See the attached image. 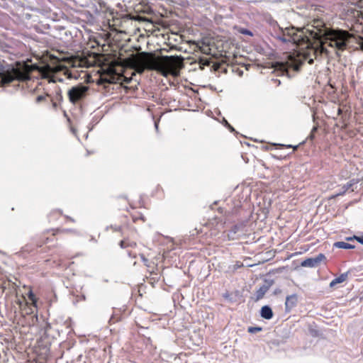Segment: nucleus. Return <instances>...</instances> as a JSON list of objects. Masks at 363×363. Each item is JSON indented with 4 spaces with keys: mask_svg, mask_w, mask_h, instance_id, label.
<instances>
[{
    "mask_svg": "<svg viewBox=\"0 0 363 363\" xmlns=\"http://www.w3.org/2000/svg\"><path fill=\"white\" fill-rule=\"evenodd\" d=\"M274 82H278V84H280V81L278 80V79H275Z\"/></svg>",
    "mask_w": 363,
    "mask_h": 363,
    "instance_id": "nucleus-20",
    "label": "nucleus"
},
{
    "mask_svg": "<svg viewBox=\"0 0 363 363\" xmlns=\"http://www.w3.org/2000/svg\"><path fill=\"white\" fill-rule=\"evenodd\" d=\"M260 315L263 318L269 320L273 317V312L269 306H264L261 308Z\"/></svg>",
    "mask_w": 363,
    "mask_h": 363,
    "instance_id": "nucleus-6",
    "label": "nucleus"
},
{
    "mask_svg": "<svg viewBox=\"0 0 363 363\" xmlns=\"http://www.w3.org/2000/svg\"><path fill=\"white\" fill-rule=\"evenodd\" d=\"M301 266L305 267H314L315 264L313 258H308L301 262Z\"/></svg>",
    "mask_w": 363,
    "mask_h": 363,
    "instance_id": "nucleus-10",
    "label": "nucleus"
},
{
    "mask_svg": "<svg viewBox=\"0 0 363 363\" xmlns=\"http://www.w3.org/2000/svg\"><path fill=\"white\" fill-rule=\"evenodd\" d=\"M248 332L250 333H255L262 330V328L259 327H250L248 328Z\"/></svg>",
    "mask_w": 363,
    "mask_h": 363,
    "instance_id": "nucleus-13",
    "label": "nucleus"
},
{
    "mask_svg": "<svg viewBox=\"0 0 363 363\" xmlns=\"http://www.w3.org/2000/svg\"><path fill=\"white\" fill-rule=\"evenodd\" d=\"M268 290V287L263 285L256 292V297H257V299H260L262 298L264 295L265 294V293Z\"/></svg>",
    "mask_w": 363,
    "mask_h": 363,
    "instance_id": "nucleus-9",
    "label": "nucleus"
},
{
    "mask_svg": "<svg viewBox=\"0 0 363 363\" xmlns=\"http://www.w3.org/2000/svg\"><path fill=\"white\" fill-rule=\"evenodd\" d=\"M286 147H292V145H287Z\"/></svg>",
    "mask_w": 363,
    "mask_h": 363,
    "instance_id": "nucleus-22",
    "label": "nucleus"
},
{
    "mask_svg": "<svg viewBox=\"0 0 363 363\" xmlns=\"http://www.w3.org/2000/svg\"><path fill=\"white\" fill-rule=\"evenodd\" d=\"M88 91L89 86L83 84L72 86L67 93L70 102L74 104L82 100L86 96Z\"/></svg>",
    "mask_w": 363,
    "mask_h": 363,
    "instance_id": "nucleus-4",
    "label": "nucleus"
},
{
    "mask_svg": "<svg viewBox=\"0 0 363 363\" xmlns=\"http://www.w3.org/2000/svg\"><path fill=\"white\" fill-rule=\"evenodd\" d=\"M298 147V145L293 147L294 150H296Z\"/></svg>",
    "mask_w": 363,
    "mask_h": 363,
    "instance_id": "nucleus-21",
    "label": "nucleus"
},
{
    "mask_svg": "<svg viewBox=\"0 0 363 363\" xmlns=\"http://www.w3.org/2000/svg\"><path fill=\"white\" fill-rule=\"evenodd\" d=\"M155 128H157V124L155 123Z\"/></svg>",
    "mask_w": 363,
    "mask_h": 363,
    "instance_id": "nucleus-23",
    "label": "nucleus"
},
{
    "mask_svg": "<svg viewBox=\"0 0 363 363\" xmlns=\"http://www.w3.org/2000/svg\"><path fill=\"white\" fill-rule=\"evenodd\" d=\"M29 79L28 70L27 66L12 68L4 72V69L0 67V84L5 85L9 84L13 80L24 81Z\"/></svg>",
    "mask_w": 363,
    "mask_h": 363,
    "instance_id": "nucleus-3",
    "label": "nucleus"
},
{
    "mask_svg": "<svg viewBox=\"0 0 363 363\" xmlns=\"http://www.w3.org/2000/svg\"><path fill=\"white\" fill-rule=\"evenodd\" d=\"M224 122H225V125L229 128L230 131H233L234 130V128L228 123L227 121L224 120Z\"/></svg>",
    "mask_w": 363,
    "mask_h": 363,
    "instance_id": "nucleus-18",
    "label": "nucleus"
},
{
    "mask_svg": "<svg viewBox=\"0 0 363 363\" xmlns=\"http://www.w3.org/2000/svg\"><path fill=\"white\" fill-rule=\"evenodd\" d=\"M347 277V274H342L339 277L335 278L330 283V286L333 287L337 284L342 283L346 280Z\"/></svg>",
    "mask_w": 363,
    "mask_h": 363,
    "instance_id": "nucleus-7",
    "label": "nucleus"
},
{
    "mask_svg": "<svg viewBox=\"0 0 363 363\" xmlns=\"http://www.w3.org/2000/svg\"><path fill=\"white\" fill-rule=\"evenodd\" d=\"M130 66L140 74L145 69H150L157 71L164 77H177L184 64L183 58L179 56L156 57L152 53L141 52L130 60Z\"/></svg>",
    "mask_w": 363,
    "mask_h": 363,
    "instance_id": "nucleus-2",
    "label": "nucleus"
},
{
    "mask_svg": "<svg viewBox=\"0 0 363 363\" xmlns=\"http://www.w3.org/2000/svg\"><path fill=\"white\" fill-rule=\"evenodd\" d=\"M239 32L244 35H250V36L252 35V33L250 30L245 29V28H240L239 30Z\"/></svg>",
    "mask_w": 363,
    "mask_h": 363,
    "instance_id": "nucleus-14",
    "label": "nucleus"
},
{
    "mask_svg": "<svg viewBox=\"0 0 363 363\" xmlns=\"http://www.w3.org/2000/svg\"><path fill=\"white\" fill-rule=\"evenodd\" d=\"M120 246L122 247V248H124L125 247V242L124 241H121L120 242Z\"/></svg>",
    "mask_w": 363,
    "mask_h": 363,
    "instance_id": "nucleus-19",
    "label": "nucleus"
},
{
    "mask_svg": "<svg viewBox=\"0 0 363 363\" xmlns=\"http://www.w3.org/2000/svg\"><path fill=\"white\" fill-rule=\"evenodd\" d=\"M324 26L323 21L314 19L307 28L301 29L279 27L280 33L277 35V38L284 43H292L301 49L298 52L287 56L286 65L280 64L281 69L291 67L298 70L304 61L311 65L319 55L329 54L331 51L328 48L337 55H340L342 52L352 46L355 40L353 34L343 30H328Z\"/></svg>",
    "mask_w": 363,
    "mask_h": 363,
    "instance_id": "nucleus-1",
    "label": "nucleus"
},
{
    "mask_svg": "<svg viewBox=\"0 0 363 363\" xmlns=\"http://www.w3.org/2000/svg\"><path fill=\"white\" fill-rule=\"evenodd\" d=\"M28 296L29 299L32 301L33 306L36 307L37 298H35L34 294L33 293V291L31 290L29 291V292L28 293Z\"/></svg>",
    "mask_w": 363,
    "mask_h": 363,
    "instance_id": "nucleus-11",
    "label": "nucleus"
},
{
    "mask_svg": "<svg viewBox=\"0 0 363 363\" xmlns=\"http://www.w3.org/2000/svg\"><path fill=\"white\" fill-rule=\"evenodd\" d=\"M335 246L340 249H352L354 247V245L345 242H337L335 243Z\"/></svg>",
    "mask_w": 363,
    "mask_h": 363,
    "instance_id": "nucleus-8",
    "label": "nucleus"
},
{
    "mask_svg": "<svg viewBox=\"0 0 363 363\" xmlns=\"http://www.w3.org/2000/svg\"><path fill=\"white\" fill-rule=\"evenodd\" d=\"M357 240L359 243H361L362 245H363V236L362 237H358V236H356L354 235V237L352 238H347L348 240Z\"/></svg>",
    "mask_w": 363,
    "mask_h": 363,
    "instance_id": "nucleus-15",
    "label": "nucleus"
},
{
    "mask_svg": "<svg viewBox=\"0 0 363 363\" xmlns=\"http://www.w3.org/2000/svg\"><path fill=\"white\" fill-rule=\"evenodd\" d=\"M315 265L319 264L321 261L325 259V256L323 254H319L315 257H313Z\"/></svg>",
    "mask_w": 363,
    "mask_h": 363,
    "instance_id": "nucleus-12",
    "label": "nucleus"
},
{
    "mask_svg": "<svg viewBox=\"0 0 363 363\" xmlns=\"http://www.w3.org/2000/svg\"><path fill=\"white\" fill-rule=\"evenodd\" d=\"M297 301H298V297H297L296 294H292V295L288 296L286 298V302H285L286 310V311L291 310L292 308H294L296 305Z\"/></svg>",
    "mask_w": 363,
    "mask_h": 363,
    "instance_id": "nucleus-5",
    "label": "nucleus"
},
{
    "mask_svg": "<svg viewBox=\"0 0 363 363\" xmlns=\"http://www.w3.org/2000/svg\"><path fill=\"white\" fill-rule=\"evenodd\" d=\"M44 99H45V97L43 96L40 95L37 97L36 101H37V102H40V101H43Z\"/></svg>",
    "mask_w": 363,
    "mask_h": 363,
    "instance_id": "nucleus-17",
    "label": "nucleus"
},
{
    "mask_svg": "<svg viewBox=\"0 0 363 363\" xmlns=\"http://www.w3.org/2000/svg\"><path fill=\"white\" fill-rule=\"evenodd\" d=\"M351 186V184H347L343 186L344 191L342 193L338 194L337 195H341L344 194L350 187Z\"/></svg>",
    "mask_w": 363,
    "mask_h": 363,
    "instance_id": "nucleus-16",
    "label": "nucleus"
}]
</instances>
